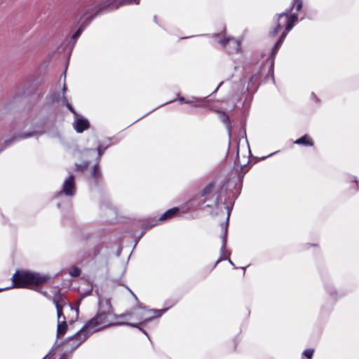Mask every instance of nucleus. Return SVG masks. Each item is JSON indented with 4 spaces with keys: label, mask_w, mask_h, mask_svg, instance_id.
Segmentation results:
<instances>
[{
    "label": "nucleus",
    "mask_w": 359,
    "mask_h": 359,
    "mask_svg": "<svg viewBox=\"0 0 359 359\" xmlns=\"http://www.w3.org/2000/svg\"><path fill=\"white\" fill-rule=\"evenodd\" d=\"M53 302L55 304L56 309H62L68 304V300L65 297L60 294H55L53 297Z\"/></svg>",
    "instance_id": "9d476101"
},
{
    "label": "nucleus",
    "mask_w": 359,
    "mask_h": 359,
    "mask_svg": "<svg viewBox=\"0 0 359 359\" xmlns=\"http://www.w3.org/2000/svg\"><path fill=\"white\" fill-rule=\"evenodd\" d=\"M229 262L233 264V263L231 262V260L229 259Z\"/></svg>",
    "instance_id": "c03bdc74"
},
{
    "label": "nucleus",
    "mask_w": 359,
    "mask_h": 359,
    "mask_svg": "<svg viewBox=\"0 0 359 359\" xmlns=\"http://www.w3.org/2000/svg\"><path fill=\"white\" fill-rule=\"evenodd\" d=\"M66 100H67V98L65 96V95H63L62 96V101H63V103L66 105Z\"/></svg>",
    "instance_id": "f704fd0d"
},
{
    "label": "nucleus",
    "mask_w": 359,
    "mask_h": 359,
    "mask_svg": "<svg viewBox=\"0 0 359 359\" xmlns=\"http://www.w3.org/2000/svg\"><path fill=\"white\" fill-rule=\"evenodd\" d=\"M76 118V119L74 123V128L77 133H82L89 128L90 123L87 119L78 116Z\"/></svg>",
    "instance_id": "1a4fd4ad"
},
{
    "label": "nucleus",
    "mask_w": 359,
    "mask_h": 359,
    "mask_svg": "<svg viewBox=\"0 0 359 359\" xmlns=\"http://www.w3.org/2000/svg\"><path fill=\"white\" fill-rule=\"evenodd\" d=\"M165 310H149V312L156 314L158 313V316H160Z\"/></svg>",
    "instance_id": "cd10ccee"
},
{
    "label": "nucleus",
    "mask_w": 359,
    "mask_h": 359,
    "mask_svg": "<svg viewBox=\"0 0 359 359\" xmlns=\"http://www.w3.org/2000/svg\"><path fill=\"white\" fill-rule=\"evenodd\" d=\"M93 176L95 179H98L100 177H101V171L100 170L97 165H95L93 168Z\"/></svg>",
    "instance_id": "5701e85b"
},
{
    "label": "nucleus",
    "mask_w": 359,
    "mask_h": 359,
    "mask_svg": "<svg viewBox=\"0 0 359 359\" xmlns=\"http://www.w3.org/2000/svg\"><path fill=\"white\" fill-rule=\"evenodd\" d=\"M295 6L296 11H299L302 7V0H293L292 6L290 8L291 11Z\"/></svg>",
    "instance_id": "aec40b11"
},
{
    "label": "nucleus",
    "mask_w": 359,
    "mask_h": 359,
    "mask_svg": "<svg viewBox=\"0 0 359 359\" xmlns=\"http://www.w3.org/2000/svg\"><path fill=\"white\" fill-rule=\"evenodd\" d=\"M140 4V0H90V3L86 7V13H89L90 10L94 11L96 8L93 16L105 12L117 9L121 6L131 4Z\"/></svg>",
    "instance_id": "f03ea898"
},
{
    "label": "nucleus",
    "mask_w": 359,
    "mask_h": 359,
    "mask_svg": "<svg viewBox=\"0 0 359 359\" xmlns=\"http://www.w3.org/2000/svg\"><path fill=\"white\" fill-rule=\"evenodd\" d=\"M69 306H70V309H71L72 310H73V309H74V308H73L71 305H69Z\"/></svg>",
    "instance_id": "37998d69"
},
{
    "label": "nucleus",
    "mask_w": 359,
    "mask_h": 359,
    "mask_svg": "<svg viewBox=\"0 0 359 359\" xmlns=\"http://www.w3.org/2000/svg\"><path fill=\"white\" fill-rule=\"evenodd\" d=\"M81 273V270L77 267H73L69 271V274L73 277H78Z\"/></svg>",
    "instance_id": "b1692460"
},
{
    "label": "nucleus",
    "mask_w": 359,
    "mask_h": 359,
    "mask_svg": "<svg viewBox=\"0 0 359 359\" xmlns=\"http://www.w3.org/2000/svg\"><path fill=\"white\" fill-rule=\"evenodd\" d=\"M4 149V147L1 148L0 149V151H2Z\"/></svg>",
    "instance_id": "a18cd8bd"
},
{
    "label": "nucleus",
    "mask_w": 359,
    "mask_h": 359,
    "mask_svg": "<svg viewBox=\"0 0 359 359\" xmlns=\"http://www.w3.org/2000/svg\"><path fill=\"white\" fill-rule=\"evenodd\" d=\"M229 215H230V212H229L227 217H226V224L224 226V235L222 236V248H221V250L222 251L225 250L226 245V233H227L228 222H229Z\"/></svg>",
    "instance_id": "f3484780"
},
{
    "label": "nucleus",
    "mask_w": 359,
    "mask_h": 359,
    "mask_svg": "<svg viewBox=\"0 0 359 359\" xmlns=\"http://www.w3.org/2000/svg\"><path fill=\"white\" fill-rule=\"evenodd\" d=\"M295 144H303L304 146H313V142L312 139L308 135H304L302 137L297 139L295 142Z\"/></svg>",
    "instance_id": "4468645a"
},
{
    "label": "nucleus",
    "mask_w": 359,
    "mask_h": 359,
    "mask_svg": "<svg viewBox=\"0 0 359 359\" xmlns=\"http://www.w3.org/2000/svg\"><path fill=\"white\" fill-rule=\"evenodd\" d=\"M180 101H184V97H180Z\"/></svg>",
    "instance_id": "a19ab883"
},
{
    "label": "nucleus",
    "mask_w": 359,
    "mask_h": 359,
    "mask_svg": "<svg viewBox=\"0 0 359 359\" xmlns=\"http://www.w3.org/2000/svg\"><path fill=\"white\" fill-rule=\"evenodd\" d=\"M53 100L54 102H57V101H58V100H59V95H58V94H57V95H53Z\"/></svg>",
    "instance_id": "7c9ffc66"
},
{
    "label": "nucleus",
    "mask_w": 359,
    "mask_h": 359,
    "mask_svg": "<svg viewBox=\"0 0 359 359\" xmlns=\"http://www.w3.org/2000/svg\"><path fill=\"white\" fill-rule=\"evenodd\" d=\"M75 311H76V316L79 315V309H75Z\"/></svg>",
    "instance_id": "58836bf2"
},
{
    "label": "nucleus",
    "mask_w": 359,
    "mask_h": 359,
    "mask_svg": "<svg viewBox=\"0 0 359 359\" xmlns=\"http://www.w3.org/2000/svg\"><path fill=\"white\" fill-rule=\"evenodd\" d=\"M57 320H63V316H65L62 309H57Z\"/></svg>",
    "instance_id": "bb28decb"
},
{
    "label": "nucleus",
    "mask_w": 359,
    "mask_h": 359,
    "mask_svg": "<svg viewBox=\"0 0 359 359\" xmlns=\"http://www.w3.org/2000/svg\"><path fill=\"white\" fill-rule=\"evenodd\" d=\"M104 150H105V148H102L101 147H98L97 152H98L99 156H100L103 154Z\"/></svg>",
    "instance_id": "c85d7f7f"
},
{
    "label": "nucleus",
    "mask_w": 359,
    "mask_h": 359,
    "mask_svg": "<svg viewBox=\"0 0 359 359\" xmlns=\"http://www.w3.org/2000/svg\"><path fill=\"white\" fill-rule=\"evenodd\" d=\"M60 359H65L64 358H60Z\"/></svg>",
    "instance_id": "49530a36"
},
{
    "label": "nucleus",
    "mask_w": 359,
    "mask_h": 359,
    "mask_svg": "<svg viewBox=\"0 0 359 359\" xmlns=\"http://www.w3.org/2000/svg\"><path fill=\"white\" fill-rule=\"evenodd\" d=\"M131 314L130 313H125V314H123V315H120L118 316H116V318H123L126 316H130Z\"/></svg>",
    "instance_id": "72a5a7b5"
},
{
    "label": "nucleus",
    "mask_w": 359,
    "mask_h": 359,
    "mask_svg": "<svg viewBox=\"0 0 359 359\" xmlns=\"http://www.w3.org/2000/svg\"><path fill=\"white\" fill-rule=\"evenodd\" d=\"M50 278L46 275L29 271H16L12 276V287L31 288L32 286H39L47 283Z\"/></svg>",
    "instance_id": "f257e3e1"
},
{
    "label": "nucleus",
    "mask_w": 359,
    "mask_h": 359,
    "mask_svg": "<svg viewBox=\"0 0 359 359\" xmlns=\"http://www.w3.org/2000/svg\"><path fill=\"white\" fill-rule=\"evenodd\" d=\"M99 311L112 313V306L109 299H99Z\"/></svg>",
    "instance_id": "ddd939ff"
},
{
    "label": "nucleus",
    "mask_w": 359,
    "mask_h": 359,
    "mask_svg": "<svg viewBox=\"0 0 359 359\" xmlns=\"http://www.w3.org/2000/svg\"><path fill=\"white\" fill-rule=\"evenodd\" d=\"M287 33H288V32H287L285 30L282 33V34L279 37L278 41L274 45L275 49H278L280 47V46L283 43V42L285 38L286 37Z\"/></svg>",
    "instance_id": "6ab92c4d"
},
{
    "label": "nucleus",
    "mask_w": 359,
    "mask_h": 359,
    "mask_svg": "<svg viewBox=\"0 0 359 359\" xmlns=\"http://www.w3.org/2000/svg\"><path fill=\"white\" fill-rule=\"evenodd\" d=\"M34 134V132L23 133L17 134L16 135H14L13 137L10 138L8 140H6L5 141V144H6L5 147H8V146L11 145L15 141L30 137L33 136Z\"/></svg>",
    "instance_id": "9b49d317"
},
{
    "label": "nucleus",
    "mask_w": 359,
    "mask_h": 359,
    "mask_svg": "<svg viewBox=\"0 0 359 359\" xmlns=\"http://www.w3.org/2000/svg\"><path fill=\"white\" fill-rule=\"evenodd\" d=\"M67 327L65 316H63V320H57V337L60 338L64 336L67 330Z\"/></svg>",
    "instance_id": "f8f14e48"
},
{
    "label": "nucleus",
    "mask_w": 359,
    "mask_h": 359,
    "mask_svg": "<svg viewBox=\"0 0 359 359\" xmlns=\"http://www.w3.org/2000/svg\"><path fill=\"white\" fill-rule=\"evenodd\" d=\"M213 185L212 184H208L202 191V196H206L212 191Z\"/></svg>",
    "instance_id": "412c9836"
},
{
    "label": "nucleus",
    "mask_w": 359,
    "mask_h": 359,
    "mask_svg": "<svg viewBox=\"0 0 359 359\" xmlns=\"http://www.w3.org/2000/svg\"><path fill=\"white\" fill-rule=\"evenodd\" d=\"M69 110L75 116V117L78 116L77 113L76 112V111L74 109L73 107L69 109Z\"/></svg>",
    "instance_id": "2f4dec72"
},
{
    "label": "nucleus",
    "mask_w": 359,
    "mask_h": 359,
    "mask_svg": "<svg viewBox=\"0 0 359 359\" xmlns=\"http://www.w3.org/2000/svg\"><path fill=\"white\" fill-rule=\"evenodd\" d=\"M178 208H171L168 210H167L165 212H164L161 217H160V220L161 221H163V220H165L167 219H169L170 217H172L173 215H175L177 212H178Z\"/></svg>",
    "instance_id": "dca6fc26"
},
{
    "label": "nucleus",
    "mask_w": 359,
    "mask_h": 359,
    "mask_svg": "<svg viewBox=\"0 0 359 359\" xmlns=\"http://www.w3.org/2000/svg\"><path fill=\"white\" fill-rule=\"evenodd\" d=\"M278 49H275V47L273 46V49H272V51H271V57H272V59H273V57H275L277 51H278Z\"/></svg>",
    "instance_id": "c756f323"
},
{
    "label": "nucleus",
    "mask_w": 359,
    "mask_h": 359,
    "mask_svg": "<svg viewBox=\"0 0 359 359\" xmlns=\"http://www.w3.org/2000/svg\"><path fill=\"white\" fill-rule=\"evenodd\" d=\"M66 107L68 108V109L72 108V106L69 104L68 100H66Z\"/></svg>",
    "instance_id": "473e14b6"
},
{
    "label": "nucleus",
    "mask_w": 359,
    "mask_h": 359,
    "mask_svg": "<svg viewBox=\"0 0 359 359\" xmlns=\"http://www.w3.org/2000/svg\"><path fill=\"white\" fill-rule=\"evenodd\" d=\"M88 165V162H84L82 164H76L75 165V170L76 171H83L86 169Z\"/></svg>",
    "instance_id": "393cba45"
},
{
    "label": "nucleus",
    "mask_w": 359,
    "mask_h": 359,
    "mask_svg": "<svg viewBox=\"0 0 359 359\" xmlns=\"http://www.w3.org/2000/svg\"><path fill=\"white\" fill-rule=\"evenodd\" d=\"M61 192L67 196H71L75 194L76 187L74 176L73 175H70L69 177L65 180Z\"/></svg>",
    "instance_id": "0eeeda50"
},
{
    "label": "nucleus",
    "mask_w": 359,
    "mask_h": 359,
    "mask_svg": "<svg viewBox=\"0 0 359 359\" xmlns=\"http://www.w3.org/2000/svg\"><path fill=\"white\" fill-rule=\"evenodd\" d=\"M214 36H215V37H217V36H219V34H214Z\"/></svg>",
    "instance_id": "79ce46f5"
},
{
    "label": "nucleus",
    "mask_w": 359,
    "mask_h": 359,
    "mask_svg": "<svg viewBox=\"0 0 359 359\" xmlns=\"http://www.w3.org/2000/svg\"><path fill=\"white\" fill-rule=\"evenodd\" d=\"M314 350L313 349H306L304 351L303 355L309 359H311Z\"/></svg>",
    "instance_id": "a878e982"
},
{
    "label": "nucleus",
    "mask_w": 359,
    "mask_h": 359,
    "mask_svg": "<svg viewBox=\"0 0 359 359\" xmlns=\"http://www.w3.org/2000/svg\"><path fill=\"white\" fill-rule=\"evenodd\" d=\"M219 43L223 46L226 47V46L228 44L229 46V52L232 53H237L240 50L241 43L240 42L233 38H224L223 39H221L219 41Z\"/></svg>",
    "instance_id": "6e6552de"
},
{
    "label": "nucleus",
    "mask_w": 359,
    "mask_h": 359,
    "mask_svg": "<svg viewBox=\"0 0 359 359\" xmlns=\"http://www.w3.org/2000/svg\"><path fill=\"white\" fill-rule=\"evenodd\" d=\"M221 119L222 121L226 124V127L229 130V132L230 133L231 131V126H230V123H229V118L227 114H226L225 113H222V116H221Z\"/></svg>",
    "instance_id": "4be33fe9"
},
{
    "label": "nucleus",
    "mask_w": 359,
    "mask_h": 359,
    "mask_svg": "<svg viewBox=\"0 0 359 359\" xmlns=\"http://www.w3.org/2000/svg\"><path fill=\"white\" fill-rule=\"evenodd\" d=\"M291 12V8L287 9L285 12L276 15L275 19L276 26L269 32V35L272 37L276 36L282 29L283 26L287 27L288 24V15Z\"/></svg>",
    "instance_id": "423d86ee"
},
{
    "label": "nucleus",
    "mask_w": 359,
    "mask_h": 359,
    "mask_svg": "<svg viewBox=\"0 0 359 359\" xmlns=\"http://www.w3.org/2000/svg\"><path fill=\"white\" fill-rule=\"evenodd\" d=\"M112 314L111 312L104 311H98L97 315L88 320L84 325L87 327L92 333L100 330L102 328L110 326V325H126L134 327H138L137 323H127V322H119L116 323H109V317Z\"/></svg>",
    "instance_id": "7ed1b4c3"
},
{
    "label": "nucleus",
    "mask_w": 359,
    "mask_h": 359,
    "mask_svg": "<svg viewBox=\"0 0 359 359\" xmlns=\"http://www.w3.org/2000/svg\"><path fill=\"white\" fill-rule=\"evenodd\" d=\"M66 90H67V88H66L65 85H64L63 88H62V91H63V94L64 95H65V93Z\"/></svg>",
    "instance_id": "e433bc0d"
},
{
    "label": "nucleus",
    "mask_w": 359,
    "mask_h": 359,
    "mask_svg": "<svg viewBox=\"0 0 359 359\" xmlns=\"http://www.w3.org/2000/svg\"><path fill=\"white\" fill-rule=\"evenodd\" d=\"M49 355L50 353L47 354L43 359H46V358H48Z\"/></svg>",
    "instance_id": "ea45409f"
},
{
    "label": "nucleus",
    "mask_w": 359,
    "mask_h": 359,
    "mask_svg": "<svg viewBox=\"0 0 359 359\" xmlns=\"http://www.w3.org/2000/svg\"><path fill=\"white\" fill-rule=\"evenodd\" d=\"M130 292H131L133 296L135 297V300L139 303V300H138L137 297L135 296V294L131 290H130Z\"/></svg>",
    "instance_id": "c9c22d12"
},
{
    "label": "nucleus",
    "mask_w": 359,
    "mask_h": 359,
    "mask_svg": "<svg viewBox=\"0 0 359 359\" xmlns=\"http://www.w3.org/2000/svg\"><path fill=\"white\" fill-rule=\"evenodd\" d=\"M41 294H43V295L46 296L47 295V292L44 291V292H40Z\"/></svg>",
    "instance_id": "4c0bfd02"
},
{
    "label": "nucleus",
    "mask_w": 359,
    "mask_h": 359,
    "mask_svg": "<svg viewBox=\"0 0 359 359\" xmlns=\"http://www.w3.org/2000/svg\"><path fill=\"white\" fill-rule=\"evenodd\" d=\"M287 33H288V32H287L285 30L282 33V34L279 37L278 41L274 45L275 49H278L280 47V46L283 43V42L285 38L286 37Z\"/></svg>",
    "instance_id": "a211bd4d"
},
{
    "label": "nucleus",
    "mask_w": 359,
    "mask_h": 359,
    "mask_svg": "<svg viewBox=\"0 0 359 359\" xmlns=\"http://www.w3.org/2000/svg\"><path fill=\"white\" fill-rule=\"evenodd\" d=\"M89 3L90 0L88 2H86V5L81 10L82 15L81 17V20H82V23L80 27L78 29V30L72 36V39L74 41H76L79 37V36L84 30L86 25H88L92 21V20L95 17L93 15L95 14V11L97 10V8H96L94 11L90 10L89 13H86V7Z\"/></svg>",
    "instance_id": "39448f33"
},
{
    "label": "nucleus",
    "mask_w": 359,
    "mask_h": 359,
    "mask_svg": "<svg viewBox=\"0 0 359 359\" xmlns=\"http://www.w3.org/2000/svg\"><path fill=\"white\" fill-rule=\"evenodd\" d=\"M298 17L296 13H293L291 15H288V24L287 25V27H285V31L290 32L292 28L293 27L294 25L297 22Z\"/></svg>",
    "instance_id": "2eb2a0df"
},
{
    "label": "nucleus",
    "mask_w": 359,
    "mask_h": 359,
    "mask_svg": "<svg viewBox=\"0 0 359 359\" xmlns=\"http://www.w3.org/2000/svg\"><path fill=\"white\" fill-rule=\"evenodd\" d=\"M93 333L85 325L74 335L68 338L66 341L71 347V351H74L80 346Z\"/></svg>",
    "instance_id": "20e7f679"
}]
</instances>
